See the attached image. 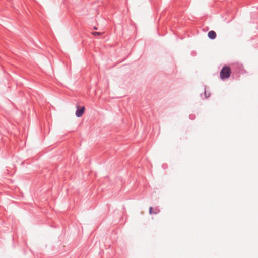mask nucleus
Wrapping results in <instances>:
<instances>
[{"label":"nucleus","instance_id":"obj_8","mask_svg":"<svg viewBox=\"0 0 258 258\" xmlns=\"http://www.w3.org/2000/svg\"><path fill=\"white\" fill-rule=\"evenodd\" d=\"M94 29L95 30H97V28L96 27H94Z\"/></svg>","mask_w":258,"mask_h":258},{"label":"nucleus","instance_id":"obj_1","mask_svg":"<svg viewBox=\"0 0 258 258\" xmlns=\"http://www.w3.org/2000/svg\"><path fill=\"white\" fill-rule=\"evenodd\" d=\"M231 74V69L228 66H224L220 71V76L221 79H228Z\"/></svg>","mask_w":258,"mask_h":258},{"label":"nucleus","instance_id":"obj_5","mask_svg":"<svg viewBox=\"0 0 258 258\" xmlns=\"http://www.w3.org/2000/svg\"><path fill=\"white\" fill-rule=\"evenodd\" d=\"M152 209H153V208H152V207H150L149 208V213H150V214H152L153 213H154V214H156V213H157L156 212H152Z\"/></svg>","mask_w":258,"mask_h":258},{"label":"nucleus","instance_id":"obj_2","mask_svg":"<svg viewBox=\"0 0 258 258\" xmlns=\"http://www.w3.org/2000/svg\"><path fill=\"white\" fill-rule=\"evenodd\" d=\"M84 111H85V107H80L79 106H78L77 110L76 111V115L78 117H80L83 115V114L84 113Z\"/></svg>","mask_w":258,"mask_h":258},{"label":"nucleus","instance_id":"obj_4","mask_svg":"<svg viewBox=\"0 0 258 258\" xmlns=\"http://www.w3.org/2000/svg\"><path fill=\"white\" fill-rule=\"evenodd\" d=\"M92 34L94 36H100L102 34V33L100 32H92Z\"/></svg>","mask_w":258,"mask_h":258},{"label":"nucleus","instance_id":"obj_7","mask_svg":"<svg viewBox=\"0 0 258 258\" xmlns=\"http://www.w3.org/2000/svg\"><path fill=\"white\" fill-rule=\"evenodd\" d=\"M205 94L206 97H207V95H208V93H206V91L205 92ZM209 96V95H208V97Z\"/></svg>","mask_w":258,"mask_h":258},{"label":"nucleus","instance_id":"obj_3","mask_svg":"<svg viewBox=\"0 0 258 258\" xmlns=\"http://www.w3.org/2000/svg\"><path fill=\"white\" fill-rule=\"evenodd\" d=\"M216 33L215 31L211 30L208 33V36L211 39H214L216 37Z\"/></svg>","mask_w":258,"mask_h":258},{"label":"nucleus","instance_id":"obj_6","mask_svg":"<svg viewBox=\"0 0 258 258\" xmlns=\"http://www.w3.org/2000/svg\"><path fill=\"white\" fill-rule=\"evenodd\" d=\"M205 94L206 97H207V95H208V93H206V91L205 92ZM209 96V95H208V97Z\"/></svg>","mask_w":258,"mask_h":258}]
</instances>
